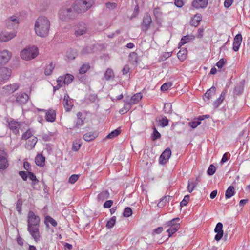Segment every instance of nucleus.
<instances>
[{
  "label": "nucleus",
  "mask_w": 250,
  "mask_h": 250,
  "mask_svg": "<svg viewBox=\"0 0 250 250\" xmlns=\"http://www.w3.org/2000/svg\"><path fill=\"white\" fill-rule=\"evenodd\" d=\"M40 222V219L38 216L36 215L32 211H29L27 230L36 242L39 241L41 238L39 231Z\"/></svg>",
  "instance_id": "f257e3e1"
},
{
  "label": "nucleus",
  "mask_w": 250,
  "mask_h": 250,
  "mask_svg": "<svg viewBox=\"0 0 250 250\" xmlns=\"http://www.w3.org/2000/svg\"><path fill=\"white\" fill-rule=\"evenodd\" d=\"M50 26V21L46 17H39L35 22V32L40 37H45L48 34Z\"/></svg>",
  "instance_id": "f03ea898"
},
{
  "label": "nucleus",
  "mask_w": 250,
  "mask_h": 250,
  "mask_svg": "<svg viewBox=\"0 0 250 250\" xmlns=\"http://www.w3.org/2000/svg\"><path fill=\"white\" fill-rule=\"evenodd\" d=\"M94 3V0H77L74 9L79 13H83L89 9Z\"/></svg>",
  "instance_id": "7ed1b4c3"
},
{
  "label": "nucleus",
  "mask_w": 250,
  "mask_h": 250,
  "mask_svg": "<svg viewBox=\"0 0 250 250\" xmlns=\"http://www.w3.org/2000/svg\"><path fill=\"white\" fill-rule=\"evenodd\" d=\"M38 54V48L35 46L26 48L21 52V57L27 61L35 58Z\"/></svg>",
  "instance_id": "20e7f679"
},
{
  "label": "nucleus",
  "mask_w": 250,
  "mask_h": 250,
  "mask_svg": "<svg viewBox=\"0 0 250 250\" xmlns=\"http://www.w3.org/2000/svg\"><path fill=\"white\" fill-rule=\"evenodd\" d=\"M74 8H63L59 13L60 19L63 21H68L75 17Z\"/></svg>",
  "instance_id": "39448f33"
},
{
  "label": "nucleus",
  "mask_w": 250,
  "mask_h": 250,
  "mask_svg": "<svg viewBox=\"0 0 250 250\" xmlns=\"http://www.w3.org/2000/svg\"><path fill=\"white\" fill-rule=\"evenodd\" d=\"M19 87V85L17 83L5 85L1 89L0 93L3 96H8L16 91Z\"/></svg>",
  "instance_id": "423d86ee"
},
{
  "label": "nucleus",
  "mask_w": 250,
  "mask_h": 250,
  "mask_svg": "<svg viewBox=\"0 0 250 250\" xmlns=\"http://www.w3.org/2000/svg\"><path fill=\"white\" fill-rule=\"evenodd\" d=\"M11 75V70L7 67L0 68V85L9 80Z\"/></svg>",
  "instance_id": "0eeeda50"
},
{
  "label": "nucleus",
  "mask_w": 250,
  "mask_h": 250,
  "mask_svg": "<svg viewBox=\"0 0 250 250\" xmlns=\"http://www.w3.org/2000/svg\"><path fill=\"white\" fill-rule=\"evenodd\" d=\"M152 23V19L151 16L148 13H145L142 23V30L144 31H146L150 27V24Z\"/></svg>",
  "instance_id": "6e6552de"
},
{
  "label": "nucleus",
  "mask_w": 250,
  "mask_h": 250,
  "mask_svg": "<svg viewBox=\"0 0 250 250\" xmlns=\"http://www.w3.org/2000/svg\"><path fill=\"white\" fill-rule=\"evenodd\" d=\"M11 57V53L7 50L0 52V66L5 64Z\"/></svg>",
  "instance_id": "1a4fd4ad"
},
{
  "label": "nucleus",
  "mask_w": 250,
  "mask_h": 250,
  "mask_svg": "<svg viewBox=\"0 0 250 250\" xmlns=\"http://www.w3.org/2000/svg\"><path fill=\"white\" fill-rule=\"evenodd\" d=\"M8 163L7 160V153L0 149V169H4L8 167Z\"/></svg>",
  "instance_id": "9d476101"
},
{
  "label": "nucleus",
  "mask_w": 250,
  "mask_h": 250,
  "mask_svg": "<svg viewBox=\"0 0 250 250\" xmlns=\"http://www.w3.org/2000/svg\"><path fill=\"white\" fill-rule=\"evenodd\" d=\"M171 155V149L167 148L162 153L159 158V163L161 164H165L169 159Z\"/></svg>",
  "instance_id": "9b49d317"
},
{
  "label": "nucleus",
  "mask_w": 250,
  "mask_h": 250,
  "mask_svg": "<svg viewBox=\"0 0 250 250\" xmlns=\"http://www.w3.org/2000/svg\"><path fill=\"white\" fill-rule=\"evenodd\" d=\"M214 232L217 233L215 236L214 239L217 241H218L221 240L224 234L223 224L222 223L219 222L217 224L214 229Z\"/></svg>",
  "instance_id": "f8f14e48"
},
{
  "label": "nucleus",
  "mask_w": 250,
  "mask_h": 250,
  "mask_svg": "<svg viewBox=\"0 0 250 250\" xmlns=\"http://www.w3.org/2000/svg\"><path fill=\"white\" fill-rule=\"evenodd\" d=\"M87 32L86 26L84 23H79L75 32V35L77 37H79L84 34H85Z\"/></svg>",
  "instance_id": "ddd939ff"
},
{
  "label": "nucleus",
  "mask_w": 250,
  "mask_h": 250,
  "mask_svg": "<svg viewBox=\"0 0 250 250\" xmlns=\"http://www.w3.org/2000/svg\"><path fill=\"white\" fill-rule=\"evenodd\" d=\"M16 36L14 31L11 32H2L0 34V42H7L13 39Z\"/></svg>",
  "instance_id": "4468645a"
},
{
  "label": "nucleus",
  "mask_w": 250,
  "mask_h": 250,
  "mask_svg": "<svg viewBox=\"0 0 250 250\" xmlns=\"http://www.w3.org/2000/svg\"><path fill=\"white\" fill-rule=\"evenodd\" d=\"M19 24V20L15 16L9 17L6 21V24L8 28H12L17 26Z\"/></svg>",
  "instance_id": "2eb2a0df"
},
{
  "label": "nucleus",
  "mask_w": 250,
  "mask_h": 250,
  "mask_svg": "<svg viewBox=\"0 0 250 250\" xmlns=\"http://www.w3.org/2000/svg\"><path fill=\"white\" fill-rule=\"evenodd\" d=\"M208 4V0H194L192 5L196 9L206 8Z\"/></svg>",
  "instance_id": "dca6fc26"
},
{
  "label": "nucleus",
  "mask_w": 250,
  "mask_h": 250,
  "mask_svg": "<svg viewBox=\"0 0 250 250\" xmlns=\"http://www.w3.org/2000/svg\"><path fill=\"white\" fill-rule=\"evenodd\" d=\"M29 99L28 95L25 93H20L16 97V102L20 104H25Z\"/></svg>",
  "instance_id": "f3484780"
},
{
  "label": "nucleus",
  "mask_w": 250,
  "mask_h": 250,
  "mask_svg": "<svg viewBox=\"0 0 250 250\" xmlns=\"http://www.w3.org/2000/svg\"><path fill=\"white\" fill-rule=\"evenodd\" d=\"M242 41V37L241 34H238L235 36L233 41V49L234 51H237L239 50Z\"/></svg>",
  "instance_id": "a211bd4d"
},
{
  "label": "nucleus",
  "mask_w": 250,
  "mask_h": 250,
  "mask_svg": "<svg viewBox=\"0 0 250 250\" xmlns=\"http://www.w3.org/2000/svg\"><path fill=\"white\" fill-rule=\"evenodd\" d=\"M9 128L15 134L19 133V130L21 125L19 123L15 121H11L8 123Z\"/></svg>",
  "instance_id": "6ab92c4d"
},
{
  "label": "nucleus",
  "mask_w": 250,
  "mask_h": 250,
  "mask_svg": "<svg viewBox=\"0 0 250 250\" xmlns=\"http://www.w3.org/2000/svg\"><path fill=\"white\" fill-rule=\"evenodd\" d=\"M63 105L67 111H70L73 107L72 103L68 94H66L64 96L63 99Z\"/></svg>",
  "instance_id": "aec40b11"
},
{
  "label": "nucleus",
  "mask_w": 250,
  "mask_h": 250,
  "mask_svg": "<svg viewBox=\"0 0 250 250\" xmlns=\"http://www.w3.org/2000/svg\"><path fill=\"white\" fill-rule=\"evenodd\" d=\"M245 81L243 80L238 83L234 89V93L236 95H240L244 90Z\"/></svg>",
  "instance_id": "412c9836"
},
{
  "label": "nucleus",
  "mask_w": 250,
  "mask_h": 250,
  "mask_svg": "<svg viewBox=\"0 0 250 250\" xmlns=\"http://www.w3.org/2000/svg\"><path fill=\"white\" fill-rule=\"evenodd\" d=\"M216 88L214 86L211 87L208 90L203 96V99L205 101L209 100L215 94Z\"/></svg>",
  "instance_id": "4be33fe9"
},
{
  "label": "nucleus",
  "mask_w": 250,
  "mask_h": 250,
  "mask_svg": "<svg viewBox=\"0 0 250 250\" xmlns=\"http://www.w3.org/2000/svg\"><path fill=\"white\" fill-rule=\"evenodd\" d=\"M194 39L195 36L193 35L184 36L182 38L179 45L180 46H181L182 45H183L184 44L189 42L190 41L194 40Z\"/></svg>",
  "instance_id": "5701e85b"
},
{
  "label": "nucleus",
  "mask_w": 250,
  "mask_h": 250,
  "mask_svg": "<svg viewBox=\"0 0 250 250\" xmlns=\"http://www.w3.org/2000/svg\"><path fill=\"white\" fill-rule=\"evenodd\" d=\"M56 118V112L52 109L49 110L46 113V119L47 121L54 122Z\"/></svg>",
  "instance_id": "b1692460"
},
{
  "label": "nucleus",
  "mask_w": 250,
  "mask_h": 250,
  "mask_svg": "<svg viewBox=\"0 0 250 250\" xmlns=\"http://www.w3.org/2000/svg\"><path fill=\"white\" fill-rule=\"evenodd\" d=\"M202 20V16L200 14H196L194 15L191 21V24L195 27L199 25Z\"/></svg>",
  "instance_id": "393cba45"
},
{
  "label": "nucleus",
  "mask_w": 250,
  "mask_h": 250,
  "mask_svg": "<svg viewBox=\"0 0 250 250\" xmlns=\"http://www.w3.org/2000/svg\"><path fill=\"white\" fill-rule=\"evenodd\" d=\"M109 197V192L107 190H104L102 191L100 194H98L97 197V200L99 202H103L104 200L108 198Z\"/></svg>",
  "instance_id": "a878e982"
},
{
  "label": "nucleus",
  "mask_w": 250,
  "mask_h": 250,
  "mask_svg": "<svg viewBox=\"0 0 250 250\" xmlns=\"http://www.w3.org/2000/svg\"><path fill=\"white\" fill-rule=\"evenodd\" d=\"M226 94V90H223L221 93L220 97L213 103V104L214 107H218L225 98Z\"/></svg>",
  "instance_id": "bb28decb"
},
{
  "label": "nucleus",
  "mask_w": 250,
  "mask_h": 250,
  "mask_svg": "<svg viewBox=\"0 0 250 250\" xmlns=\"http://www.w3.org/2000/svg\"><path fill=\"white\" fill-rule=\"evenodd\" d=\"M187 52L186 48H181L177 53V57L181 61H183L186 58Z\"/></svg>",
  "instance_id": "cd10ccee"
},
{
  "label": "nucleus",
  "mask_w": 250,
  "mask_h": 250,
  "mask_svg": "<svg viewBox=\"0 0 250 250\" xmlns=\"http://www.w3.org/2000/svg\"><path fill=\"white\" fill-rule=\"evenodd\" d=\"M97 136V134L95 132H88L83 136V138L86 141H90L94 140Z\"/></svg>",
  "instance_id": "c85d7f7f"
},
{
  "label": "nucleus",
  "mask_w": 250,
  "mask_h": 250,
  "mask_svg": "<svg viewBox=\"0 0 250 250\" xmlns=\"http://www.w3.org/2000/svg\"><path fill=\"white\" fill-rule=\"evenodd\" d=\"M179 218H173V234L176 232L180 227Z\"/></svg>",
  "instance_id": "c756f323"
},
{
  "label": "nucleus",
  "mask_w": 250,
  "mask_h": 250,
  "mask_svg": "<svg viewBox=\"0 0 250 250\" xmlns=\"http://www.w3.org/2000/svg\"><path fill=\"white\" fill-rule=\"evenodd\" d=\"M37 142V138L35 136L32 137L31 140H29L26 144V147L28 149L33 148Z\"/></svg>",
  "instance_id": "7c9ffc66"
},
{
  "label": "nucleus",
  "mask_w": 250,
  "mask_h": 250,
  "mask_svg": "<svg viewBox=\"0 0 250 250\" xmlns=\"http://www.w3.org/2000/svg\"><path fill=\"white\" fill-rule=\"evenodd\" d=\"M44 157L42 156L41 154L37 155L35 159V162L38 166L42 167L44 165Z\"/></svg>",
  "instance_id": "2f4dec72"
},
{
  "label": "nucleus",
  "mask_w": 250,
  "mask_h": 250,
  "mask_svg": "<svg viewBox=\"0 0 250 250\" xmlns=\"http://www.w3.org/2000/svg\"><path fill=\"white\" fill-rule=\"evenodd\" d=\"M235 189L233 186H229L226 191L225 197L226 198L231 197L235 193Z\"/></svg>",
  "instance_id": "473e14b6"
},
{
  "label": "nucleus",
  "mask_w": 250,
  "mask_h": 250,
  "mask_svg": "<svg viewBox=\"0 0 250 250\" xmlns=\"http://www.w3.org/2000/svg\"><path fill=\"white\" fill-rule=\"evenodd\" d=\"M142 98V95L140 93L134 94L131 98L130 102L132 104L138 102Z\"/></svg>",
  "instance_id": "72a5a7b5"
},
{
  "label": "nucleus",
  "mask_w": 250,
  "mask_h": 250,
  "mask_svg": "<svg viewBox=\"0 0 250 250\" xmlns=\"http://www.w3.org/2000/svg\"><path fill=\"white\" fill-rule=\"evenodd\" d=\"M114 77V72L110 68H108L104 73V78L105 80L108 81L113 79Z\"/></svg>",
  "instance_id": "f704fd0d"
},
{
  "label": "nucleus",
  "mask_w": 250,
  "mask_h": 250,
  "mask_svg": "<svg viewBox=\"0 0 250 250\" xmlns=\"http://www.w3.org/2000/svg\"><path fill=\"white\" fill-rule=\"evenodd\" d=\"M120 133L121 130L119 128H118L110 132L108 135L106 136L105 139H113L114 137L118 136Z\"/></svg>",
  "instance_id": "c9c22d12"
},
{
  "label": "nucleus",
  "mask_w": 250,
  "mask_h": 250,
  "mask_svg": "<svg viewBox=\"0 0 250 250\" xmlns=\"http://www.w3.org/2000/svg\"><path fill=\"white\" fill-rule=\"evenodd\" d=\"M81 145L82 143L80 140H75L73 142L72 149L74 151H77L80 149Z\"/></svg>",
  "instance_id": "e433bc0d"
},
{
  "label": "nucleus",
  "mask_w": 250,
  "mask_h": 250,
  "mask_svg": "<svg viewBox=\"0 0 250 250\" xmlns=\"http://www.w3.org/2000/svg\"><path fill=\"white\" fill-rule=\"evenodd\" d=\"M55 64H53V62H51L45 69L44 74L45 75H50L53 70L54 69Z\"/></svg>",
  "instance_id": "4c0bfd02"
},
{
  "label": "nucleus",
  "mask_w": 250,
  "mask_h": 250,
  "mask_svg": "<svg viewBox=\"0 0 250 250\" xmlns=\"http://www.w3.org/2000/svg\"><path fill=\"white\" fill-rule=\"evenodd\" d=\"M172 227V220L168 221L164 225V228L167 229V232L168 233V237L172 236V233L170 232V229Z\"/></svg>",
  "instance_id": "58836bf2"
},
{
  "label": "nucleus",
  "mask_w": 250,
  "mask_h": 250,
  "mask_svg": "<svg viewBox=\"0 0 250 250\" xmlns=\"http://www.w3.org/2000/svg\"><path fill=\"white\" fill-rule=\"evenodd\" d=\"M170 198V196H165L161 201L158 203L157 206L159 208H163L166 203L169 201Z\"/></svg>",
  "instance_id": "ea45409f"
},
{
  "label": "nucleus",
  "mask_w": 250,
  "mask_h": 250,
  "mask_svg": "<svg viewBox=\"0 0 250 250\" xmlns=\"http://www.w3.org/2000/svg\"><path fill=\"white\" fill-rule=\"evenodd\" d=\"M203 118L200 117L197 121L189 122L188 123V125L192 128H195L201 124L200 121L203 120Z\"/></svg>",
  "instance_id": "a19ab883"
},
{
  "label": "nucleus",
  "mask_w": 250,
  "mask_h": 250,
  "mask_svg": "<svg viewBox=\"0 0 250 250\" xmlns=\"http://www.w3.org/2000/svg\"><path fill=\"white\" fill-rule=\"evenodd\" d=\"M74 79V76L71 74H67L63 78V83L68 84L71 83Z\"/></svg>",
  "instance_id": "79ce46f5"
},
{
  "label": "nucleus",
  "mask_w": 250,
  "mask_h": 250,
  "mask_svg": "<svg viewBox=\"0 0 250 250\" xmlns=\"http://www.w3.org/2000/svg\"><path fill=\"white\" fill-rule=\"evenodd\" d=\"M198 184V182H194V181L188 180V189L189 192H191Z\"/></svg>",
  "instance_id": "37998d69"
},
{
  "label": "nucleus",
  "mask_w": 250,
  "mask_h": 250,
  "mask_svg": "<svg viewBox=\"0 0 250 250\" xmlns=\"http://www.w3.org/2000/svg\"><path fill=\"white\" fill-rule=\"evenodd\" d=\"M94 46H86L81 51V53L83 55H86L93 52Z\"/></svg>",
  "instance_id": "c03bdc74"
},
{
  "label": "nucleus",
  "mask_w": 250,
  "mask_h": 250,
  "mask_svg": "<svg viewBox=\"0 0 250 250\" xmlns=\"http://www.w3.org/2000/svg\"><path fill=\"white\" fill-rule=\"evenodd\" d=\"M33 137L32 131L31 129H28L24 132L22 135V139L24 140H27Z\"/></svg>",
  "instance_id": "a18cd8bd"
},
{
  "label": "nucleus",
  "mask_w": 250,
  "mask_h": 250,
  "mask_svg": "<svg viewBox=\"0 0 250 250\" xmlns=\"http://www.w3.org/2000/svg\"><path fill=\"white\" fill-rule=\"evenodd\" d=\"M28 176L29 178L32 181L33 186L39 182V180L36 178V175L33 172H28Z\"/></svg>",
  "instance_id": "49530a36"
},
{
  "label": "nucleus",
  "mask_w": 250,
  "mask_h": 250,
  "mask_svg": "<svg viewBox=\"0 0 250 250\" xmlns=\"http://www.w3.org/2000/svg\"><path fill=\"white\" fill-rule=\"evenodd\" d=\"M153 132L151 136L153 141H155L161 137V134L157 130L155 126L153 128Z\"/></svg>",
  "instance_id": "de8ad7c7"
},
{
  "label": "nucleus",
  "mask_w": 250,
  "mask_h": 250,
  "mask_svg": "<svg viewBox=\"0 0 250 250\" xmlns=\"http://www.w3.org/2000/svg\"><path fill=\"white\" fill-rule=\"evenodd\" d=\"M77 53L74 50L70 49L67 52V57L70 60L74 59Z\"/></svg>",
  "instance_id": "09e8293b"
},
{
  "label": "nucleus",
  "mask_w": 250,
  "mask_h": 250,
  "mask_svg": "<svg viewBox=\"0 0 250 250\" xmlns=\"http://www.w3.org/2000/svg\"><path fill=\"white\" fill-rule=\"evenodd\" d=\"M164 109L166 113L170 114L172 112V104L170 103H166L164 104Z\"/></svg>",
  "instance_id": "8fccbe9b"
},
{
  "label": "nucleus",
  "mask_w": 250,
  "mask_h": 250,
  "mask_svg": "<svg viewBox=\"0 0 250 250\" xmlns=\"http://www.w3.org/2000/svg\"><path fill=\"white\" fill-rule=\"evenodd\" d=\"M116 217L113 216L107 222L106 226L107 228H112L116 223Z\"/></svg>",
  "instance_id": "3c124183"
},
{
  "label": "nucleus",
  "mask_w": 250,
  "mask_h": 250,
  "mask_svg": "<svg viewBox=\"0 0 250 250\" xmlns=\"http://www.w3.org/2000/svg\"><path fill=\"white\" fill-rule=\"evenodd\" d=\"M132 214V211L130 207H126L125 208L123 216L125 217L130 216Z\"/></svg>",
  "instance_id": "603ef678"
},
{
  "label": "nucleus",
  "mask_w": 250,
  "mask_h": 250,
  "mask_svg": "<svg viewBox=\"0 0 250 250\" xmlns=\"http://www.w3.org/2000/svg\"><path fill=\"white\" fill-rule=\"evenodd\" d=\"M45 222L50 223L54 227L56 226L57 225V222L49 216L45 217Z\"/></svg>",
  "instance_id": "864d4df0"
},
{
  "label": "nucleus",
  "mask_w": 250,
  "mask_h": 250,
  "mask_svg": "<svg viewBox=\"0 0 250 250\" xmlns=\"http://www.w3.org/2000/svg\"><path fill=\"white\" fill-rule=\"evenodd\" d=\"M22 201L21 199L18 200L16 204V209L19 214L21 213Z\"/></svg>",
  "instance_id": "5fc2aeb1"
},
{
  "label": "nucleus",
  "mask_w": 250,
  "mask_h": 250,
  "mask_svg": "<svg viewBox=\"0 0 250 250\" xmlns=\"http://www.w3.org/2000/svg\"><path fill=\"white\" fill-rule=\"evenodd\" d=\"M79 175L77 174L72 175L69 178V182L71 184L75 183L78 179Z\"/></svg>",
  "instance_id": "6e6d98bb"
},
{
  "label": "nucleus",
  "mask_w": 250,
  "mask_h": 250,
  "mask_svg": "<svg viewBox=\"0 0 250 250\" xmlns=\"http://www.w3.org/2000/svg\"><path fill=\"white\" fill-rule=\"evenodd\" d=\"M216 168L213 165H210L208 169L207 173L209 175H212L215 172Z\"/></svg>",
  "instance_id": "4d7b16f0"
},
{
  "label": "nucleus",
  "mask_w": 250,
  "mask_h": 250,
  "mask_svg": "<svg viewBox=\"0 0 250 250\" xmlns=\"http://www.w3.org/2000/svg\"><path fill=\"white\" fill-rule=\"evenodd\" d=\"M132 104L129 102L128 103H125L124 104V108L120 111V112H123L124 110L125 112H127L131 108V105Z\"/></svg>",
  "instance_id": "13d9d810"
},
{
  "label": "nucleus",
  "mask_w": 250,
  "mask_h": 250,
  "mask_svg": "<svg viewBox=\"0 0 250 250\" xmlns=\"http://www.w3.org/2000/svg\"><path fill=\"white\" fill-rule=\"evenodd\" d=\"M153 13L156 19L160 18L162 16V12L159 7H156L154 9Z\"/></svg>",
  "instance_id": "bf43d9fd"
},
{
  "label": "nucleus",
  "mask_w": 250,
  "mask_h": 250,
  "mask_svg": "<svg viewBox=\"0 0 250 250\" xmlns=\"http://www.w3.org/2000/svg\"><path fill=\"white\" fill-rule=\"evenodd\" d=\"M129 57L130 60L131 61L137 62L138 55L136 52H133L130 53Z\"/></svg>",
  "instance_id": "052dcab7"
},
{
  "label": "nucleus",
  "mask_w": 250,
  "mask_h": 250,
  "mask_svg": "<svg viewBox=\"0 0 250 250\" xmlns=\"http://www.w3.org/2000/svg\"><path fill=\"white\" fill-rule=\"evenodd\" d=\"M89 68L88 64H83L80 68L79 72L80 74H84Z\"/></svg>",
  "instance_id": "680f3d73"
},
{
  "label": "nucleus",
  "mask_w": 250,
  "mask_h": 250,
  "mask_svg": "<svg viewBox=\"0 0 250 250\" xmlns=\"http://www.w3.org/2000/svg\"><path fill=\"white\" fill-rule=\"evenodd\" d=\"M172 83L171 82L165 83L161 87V90L163 91L167 90L171 86Z\"/></svg>",
  "instance_id": "e2e57ef3"
},
{
  "label": "nucleus",
  "mask_w": 250,
  "mask_h": 250,
  "mask_svg": "<svg viewBox=\"0 0 250 250\" xmlns=\"http://www.w3.org/2000/svg\"><path fill=\"white\" fill-rule=\"evenodd\" d=\"M159 122L160 125L163 127L167 126L168 124V120L165 117L160 120Z\"/></svg>",
  "instance_id": "0e129e2a"
},
{
  "label": "nucleus",
  "mask_w": 250,
  "mask_h": 250,
  "mask_svg": "<svg viewBox=\"0 0 250 250\" xmlns=\"http://www.w3.org/2000/svg\"><path fill=\"white\" fill-rule=\"evenodd\" d=\"M189 200V195H186L183 200L181 202L180 205L181 206H184L187 205L188 201Z\"/></svg>",
  "instance_id": "69168bd1"
},
{
  "label": "nucleus",
  "mask_w": 250,
  "mask_h": 250,
  "mask_svg": "<svg viewBox=\"0 0 250 250\" xmlns=\"http://www.w3.org/2000/svg\"><path fill=\"white\" fill-rule=\"evenodd\" d=\"M84 122L82 118L77 119L74 128H79L83 125Z\"/></svg>",
  "instance_id": "338daca9"
},
{
  "label": "nucleus",
  "mask_w": 250,
  "mask_h": 250,
  "mask_svg": "<svg viewBox=\"0 0 250 250\" xmlns=\"http://www.w3.org/2000/svg\"><path fill=\"white\" fill-rule=\"evenodd\" d=\"M226 62V60L224 59H221L216 63V65L218 68H222L223 65Z\"/></svg>",
  "instance_id": "774afa93"
}]
</instances>
